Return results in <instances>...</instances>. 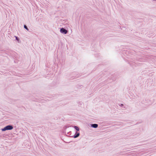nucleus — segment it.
<instances>
[{
    "label": "nucleus",
    "instance_id": "f257e3e1",
    "mask_svg": "<svg viewBox=\"0 0 156 156\" xmlns=\"http://www.w3.org/2000/svg\"><path fill=\"white\" fill-rule=\"evenodd\" d=\"M12 126L10 125L7 126L2 129V131H5L6 130H11L13 129Z\"/></svg>",
    "mask_w": 156,
    "mask_h": 156
},
{
    "label": "nucleus",
    "instance_id": "f03ea898",
    "mask_svg": "<svg viewBox=\"0 0 156 156\" xmlns=\"http://www.w3.org/2000/svg\"><path fill=\"white\" fill-rule=\"evenodd\" d=\"M60 32L62 33H63L65 34H66L67 32V31L65 29H64L63 28H62L61 29Z\"/></svg>",
    "mask_w": 156,
    "mask_h": 156
},
{
    "label": "nucleus",
    "instance_id": "7ed1b4c3",
    "mask_svg": "<svg viewBox=\"0 0 156 156\" xmlns=\"http://www.w3.org/2000/svg\"><path fill=\"white\" fill-rule=\"evenodd\" d=\"M91 126L94 128H96L98 126V125L96 124H93Z\"/></svg>",
    "mask_w": 156,
    "mask_h": 156
},
{
    "label": "nucleus",
    "instance_id": "20e7f679",
    "mask_svg": "<svg viewBox=\"0 0 156 156\" xmlns=\"http://www.w3.org/2000/svg\"><path fill=\"white\" fill-rule=\"evenodd\" d=\"M74 127L77 131L79 130V129L78 127L75 126Z\"/></svg>",
    "mask_w": 156,
    "mask_h": 156
},
{
    "label": "nucleus",
    "instance_id": "39448f33",
    "mask_svg": "<svg viewBox=\"0 0 156 156\" xmlns=\"http://www.w3.org/2000/svg\"><path fill=\"white\" fill-rule=\"evenodd\" d=\"M79 136V133H78L77 134H76L75 136L74 137H75V138L77 137H78Z\"/></svg>",
    "mask_w": 156,
    "mask_h": 156
},
{
    "label": "nucleus",
    "instance_id": "423d86ee",
    "mask_svg": "<svg viewBox=\"0 0 156 156\" xmlns=\"http://www.w3.org/2000/svg\"><path fill=\"white\" fill-rule=\"evenodd\" d=\"M24 28H25L27 30H29V29H28V28H27V26L26 25H24Z\"/></svg>",
    "mask_w": 156,
    "mask_h": 156
},
{
    "label": "nucleus",
    "instance_id": "0eeeda50",
    "mask_svg": "<svg viewBox=\"0 0 156 156\" xmlns=\"http://www.w3.org/2000/svg\"><path fill=\"white\" fill-rule=\"evenodd\" d=\"M16 37V40H17V41H18V40H19V39H18V38L17 37Z\"/></svg>",
    "mask_w": 156,
    "mask_h": 156
}]
</instances>
